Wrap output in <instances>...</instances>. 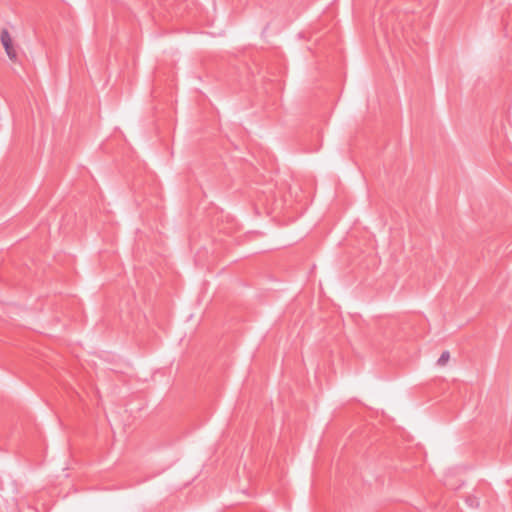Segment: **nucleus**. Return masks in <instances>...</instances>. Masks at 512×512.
Returning a JSON list of instances; mask_svg holds the SVG:
<instances>
[{
    "label": "nucleus",
    "instance_id": "obj_2",
    "mask_svg": "<svg viewBox=\"0 0 512 512\" xmlns=\"http://www.w3.org/2000/svg\"><path fill=\"white\" fill-rule=\"evenodd\" d=\"M450 359V353L448 351H444L442 352V354L440 355L437 363L438 365L440 366H444Z\"/></svg>",
    "mask_w": 512,
    "mask_h": 512
},
{
    "label": "nucleus",
    "instance_id": "obj_1",
    "mask_svg": "<svg viewBox=\"0 0 512 512\" xmlns=\"http://www.w3.org/2000/svg\"><path fill=\"white\" fill-rule=\"evenodd\" d=\"M0 39L1 43L5 49V52L10 60L16 61L17 60V52L13 46L11 36L7 29H2L0 33Z\"/></svg>",
    "mask_w": 512,
    "mask_h": 512
}]
</instances>
